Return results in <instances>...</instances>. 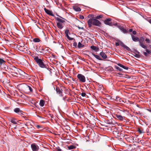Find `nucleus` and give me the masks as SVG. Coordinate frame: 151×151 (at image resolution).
Masks as SVG:
<instances>
[{"label":"nucleus","instance_id":"nucleus-34","mask_svg":"<svg viewBox=\"0 0 151 151\" xmlns=\"http://www.w3.org/2000/svg\"><path fill=\"white\" fill-rule=\"evenodd\" d=\"M128 51H131V49L129 47H127V46L125 45V46L124 47Z\"/></svg>","mask_w":151,"mask_h":151},{"label":"nucleus","instance_id":"nucleus-2","mask_svg":"<svg viewBox=\"0 0 151 151\" xmlns=\"http://www.w3.org/2000/svg\"><path fill=\"white\" fill-rule=\"evenodd\" d=\"M34 59L40 67L42 68H47V65L44 63L45 61L39 58L37 56L35 57Z\"/></svg>","mask_w":151,"mask_h":151},{"label":"nucleus","instance_id":"nucleus-15","mask_svg":"<svg viewBox=\"0 0 151 151\" xmlns=\"http://www.w3.org/2000/svg\"><path fill=\"white\" fill-rule=\"evenodd\" d=\"M56 25L57 27L60 29H62L63 27V24L59 22L57 23Z\"/></svg>","mask_w":151,"mask_h":151},{"label":"nucleus","instance_id":"nucleus-60","mask_svg":"<svg viewBox=\"0 0 151 151\" xmlns=\"http://www.w3.org/2000/svg\"><path fill=\"white\" fill-rule=\"evenodd\" d=\"M51 70H51V69H50V74H51V73H52V71H51Z\"/></svg>","mask_w":151,"mask_h":151},{"label":"nucleus","instance_id":"nucleus-47","mask_svg":"<svg viewBox=\"0 0 151 151\" xmlns=\"http://www.w3.org/2000/svg\"><path fill=\"white\" fill-rule=\"evenodd\" d=\"M86 95V94L85 93H81V96H82V97H84Z\"/></svg>","mask_w":151,"mask_h":151},{"label":"nucleus","instance_id":"nucleus-56","mask_svg":"<svg viewBox=\"0 0 151 151\" xmlns=\"http://www.w3.org/2000/svg\"><path fill=\"white\" fill-rule=\"evenodd\" d=\"M108 98H109V99H112V98H111V97L110 96H108Z\"/></svg>","mask_w":151,"mask_h":151},{"label":"nucleus","instance_id":"nucleus-22","mask_svg":"<svg viewBox=\"0 0 151 151\" xmlns=\"http://www.w3.org/2000/svg\"><path fill=\"white\" fill-rule=\"evenodd\" d=\"M113 99L115 100V101L117 102H121L122 101H123L122 100L120 99V97L117 96L115 98Z\"/></svg>","mask_w":151,"mask_h":151},{"label":"nucleus","instance_id":"nucleus-21","mask_svg":"<svg viewBox=\"0 0 151 151\" xmlns=\"http://www.w3.org/2000/svg\"><path fill=\"white\" fill-rule=\"evenodd\" d=\"M134 54H132V55L135 56V57L138 58H141L142 56V55H139L136 54L135 52H133Z\"/></svg>","mask_w":151,"mask_h":151},{"label":"nucleus","instance_id":"nucleus-59","mask_svg":"<svg viewBox=\"0 0 151 151\" xmlns=\"http://www.w3.org/2000/svg\"><path fill=\"white\" fill-rule=\"evenodd\" d=\"M149 22L151 24V19H150L149 20Z\"/></svg>","mask_w":151,"mask_h":151},{"label":"nucleus","instance_id":"nucleus-13","mask_svg":"<svg viewBox=\"0 0 151 151\" xmlns=\"http://www.w3.org/2000/svg\"><path fill=\"white\" fill-rule=\"evenodd\" d=\"M99 55L103 59H106L107 58V56L103 52H101L99 53Z\"/></svg>","mask_w":151,"mask_h":151},{"label":"nucleus","instance_id":"nucleus-64","mask_svg":"<svg viewBox=\"0 0 151 151\" xmlns=\"http://www.w3.org/2000/svg\"><path fill=\"white\" fill-rule=\"evenodd\" d=\"M150 48L151 49V45H150Z\"/></svg>","mask_w":151,"mask_h":151},{"label":"nucleus","instance_id":"nucleus-63","mask_svg":"<svg viewBox=\"0 0 151 151\" xmlns=\"http://www.w3.org/2000/svg\"><path fill=\"white\" fill-rule=\"evenodd\" d=\"M63 99L64 100H65V98H64V97H63Z\"/></svg>","mask_w":151,"mask_h":151},{"label":"nucleus","instance_id":"nucleus-6","mask_svg":"<svg viewBox=\"0 0 151 151\" xmlns=\"http://www.w3.org/2000/svg\"><path fill=\"white\" fill-rule=\"evenodd\" d=\"M111 18L107 19L104 21V23L110 26H112L113 23L111 22Z\"/></svg>","mask_w":151,"mask_h":151},{"label":"nucleus","instance_id":"nucleus-44","mask_svg":"<svg viewBox=\"0 0 151 151\" xmlns=\"http://www.w3.org/2000/svg\"><path fill=\"white\" fill-rule=\"evenodd\" d=\"M73 45L76 48L77 46V43L75 42H74L73 44Z\"/></svg>","mask_w":151,"mask_h":151},{"label":"nucleus","instance_id":"nucleus-40","mask_svg":"<svg viewBox=\"0 0 151 151\" xmlns=\"http://www.w3.org/2000/svg\"><path fill=\"white\" fill-rule=\"evenodd\" d=\"M61 150L59 147H58L56 149H55V151H61Z\"/></svg>","mask_w":151,"mask_h":151},{"label":"nucleus","instance_id":"nucleus-57","mask_svg":"<svg viewBox=\"0 0 151 151\" xmlns=\"http://www.w3.org/2000/svg\"><path fill=\"white\" fill-rule=\"evenodd\" d=\"M92 16V15H91L89 14V15L88 16V18H90V17H91V16Z\"/></svg>","mask_w":151,"mask_h":151},{"label":"nucleus","instance_id":"nucleus-29","mask_svg":"<svg viewBox=\"0 0 151 151\" xmlns=\"http://www.w3.org/2000/svg\"><path fill=\"white\" fill-rule=\"evenodd\" d=\"M106 123L108 124H111L112 123V120H106Z\"/></svg>","mask_w":151,"mask_h":151},{"label":"nucleus","instance_id":"nucleus-30","mask_svg":"<svg viewBox=\"0 0 151 151\" xmlns=\"http://www.w3.org/2000/svg\"><path fill=\"white\" fill-rule=\"evenodd\" d=\"M26 88L28 89L29 88V90L30 91V92H32V88L29 86H27L26 87Z\"/></svg>","mask_w":151,"mask_h":151},{"label":"nucleus","instance_id":"nucleus-23","mask_svg":"<svg viewBox=\"0 0 151 151\" xmlns=\"http://www.w3.org/2000/svg\"><path fill=\"white\" fill-rule=\"evenodd\" d=\"M40 106L42 107L45 105V101L43 100H41L40 102Z\"/></svg>","mask_w":151,"mask_h":151},{"label":"nucleus","instance_id":"nucleus-58","mask_svg":"<svg viewBox=\"0 0 151 151\" xmlns=\"http://www.w3.org/2000/svg\"><path fill=\"white\" fill-rule=\"evenodd\" d=\"M147 110L149 111V112H151V110L150 109H147Z\"/></svg>","mask_w":151,"mask_h":151},{"label":"nucleus","instance_id":"nucleus-24","mask_svg":"<svg viewBox=\"0 0 151 151\" xmlns=\"http://www.w3.org/2000/svg\"><path fill=\"white\" fill-rule=\"evenodd\" d=\"M5 61L3 59L0 58V66H1L2 65L5 64Z\"/></svg>","mask_w":151,"mask_h":151},{"label":"nucleus","instance_id":"nucleus-55","mask_svg":"<svg viewBox=\"0 0 151 151\" xmlns=\"http://www.w3.org/2000/svg\"><path fill=\"white\" fill-rule=\"evenodd\" d=\"M133 29H129V30L128 31V32H132V31Z\"/></svg>","mask_w":151,"mask_h":151},{"label":"nucleus","instance_id":"nucleus-32","mask_svg":"<svg viewBox=\"0 0 151 151\" xmlns=\"http://www.w3.org/2000/svg\"><path fill=\"white\" fill-rule=\"evenodd\" d=\"M115 68L116 69H117V70H118L119 71H121L122 70V68H120L119 67L117 66H115Z\"/></svg>","mask_w":151,"mask_h":151},{"label":"nucleus","instance_id":"nucleus-17","mask_svg":"<svg viewBox=\"0 0 151 151\" xmlns=\"http://www.w3.org/2000/svg\"><path fill=\"white\" fill-rule=\"evenodd\" d=\"M90 47L92 50H93L96 52L99 51V48L98 47H96L93 45H91Z\"/></svg>","mask_w":151,"mask_h":151},{"label":"nucleus","instance_id":"nucleus-1","mask_svg":"<svg viewBox=\"0 0 151 151\" xmlns=\"http://www.w3.org/2000/svg\"><path fill=\"white\" fill-rule=\"evenodd\" d=\"M88 24L89 28H91L92 25L100 27L101 25V23L96 19L91 18L88 21Z\"/></svg>","mask_w":151,"mask_h":151},{"label":"nucleus","instance_id":"nucleus-36","mask_svg":"<svg viewBox=\"0 0 151 151\" xmlns=\"http://www.w3.org/2000/svg\"><path fill=\"white\" fill-rule=\"evenodd\" d=\"M4 70H6V71H8L9 68H8V66L5 65H4Z\"/></svg>","mask_w":151,"mask_h":151},{"label":"nucleus","instance_id":"nucleus-19","mask_svg":"<svg viewBox=\"0 0 151 151\" xmlns=\"http://www.w3.org/2000/svg\"><path fill=\"white\" fill-rule=\"evenodd\" d=\"M73 8L74 10L76 12H80L81 10V8L77 6H74Z\"/></svg>","mask_w":151,"mask_h":151},{"label":"nucleus","instance_id":"nucleus-46","mask_svg":"<svg viewBox=\"0 0 151 151\" xmlns=\"http://www.w3.org/2000/svg\"><path fill=\"white\" fill-rule=\"evenodd\" d=\"M122 68H124V69H125V70H128V68L127 67H126V66H125L124 65L122 67Z\"/></svg>","mask_w":151,"mask_h":151},{"label":"nucleus","instance_id":"nucleus-42","mask_svg":"<svg viewBox=\"0 0 151 151\" xmlns=\"http://www.w3.org/2000/svg\"><path fill=\"white\" fill-rule=\"evenodd\" d=\"M145 40L147 43H150V40L149 39L146 38Z\"/></svg>","mask_w":151,"mask_h":151},{"label":"nucleus","instance_id":"nucleus-49","mask_svg":"<svg viewBox=\"0 0 151 151\" xmlns=\"http://www.w3.org/2000/svg\"><path fill=\"white\" fill-rule=\"evenodd\" d=\"M119 45V42H116L115 43V45L116 46H118Z\"/></svg>","mask_w":151,"mask_h":151},{"label":"nucleus","instance_id":"nucleus-9","mask_svg":"<svg viewBox=\"0 0 151 151\" xmlns=\"http://www.w3.org/2000/svg\"><path fill=\"white\" fill-rule=\"evenodd\" d=\"M144 40V39L143 38H140L139 41V45L145 49L147 48V47L143 43V42Z\"/></svg>","mask_w":151,"mask_h":151},{"label":"nucleus","instance_id":"nucleus-51","mask_svg":"<svg viewBox=\"0 0 151 151\" xmlns=\"http://www.w3.org/2000/svg\"><path fill=\"white\" fill-rule=\"evenodd\" d=\"M40 50H41V52H42V53L44 52V48H42L40 49Z\"/></svg>","mask_w":151,"mask_h":151},{"label":"nucleus","instance_id":"nucleus-33","mask_svg":"<svg viewBox=\"0 0 151 151\" xmlns=\"http://www.w3.org/2000/svg\"><path fill=\"white\" fill-rule=\"evenodd\" d=\"M66 36L68 39L69 40H72L74 39L73 38L70 37L68 35H66Z\"/></svg>","mask_w":151,"mask_h":151},{"label":"nucleus","instance_id":"nucleus-26","mask_svg":"<svg viewBox=\"0 0 151 151\" xmlns=\"http://www.w3.org/2000/svg\"><path fill=\"white\" fill-rule=\"evenodd\" d=\"M44 52H45V53L47 52H50V49L48 47H46L44 48Z\"/></svg>","mask_w":151,"mask_h":151},{"label":"nucleus","instance_id":"nucleus-52","mask_svg":"<svg viewBox=\"0 0 151 151\" xmlns=\"http://www.w3.org/2000/svg\"><path fill=\"white\" fill-rule=\"evenodd\" d=\"M35 126L38 129L41 127L39 125H37Z\"/></svg>","mask_w":151,"mask_h":151},{"label":"nucleus","instance_id":"nucleus-28","mask_svg":"<svg viewBox=\"0 0 151 151\" xmlns=\"http://www.w3.org/2000/svg\"><path fill=\"white\" fill-rule=\"evenodd\" d=\"M84 45L82 44L80 42L78 43V47L79 48L83 47H84Z\"/></svg>","mask_w":151,"mask_h":151},{"label":"nucleus","instance_id":"nucleus-18","mask_svg":"<svg viewBox=\"0 0 151 151\" xmlns=\"http://www.w3.org/2000/svg\"><path fill=\"white\" fill-rule=\"evenodd\" d=\"M131 37L132 39V40L134 42H136L138 41L139 42V41L140 40H139V39L138 37H135L134 35H131Z\"/></svg>","mask_w":151,"mask_h":151},{"label":"nucleus","instance_id":"nucleus-25","mask_svg":"<svg viewBox=\"0 0 151 151\" xmlns=\"http://www.w3.org/2000/svg\"><path fill=\"white\" fill-rule=\"evenodd\" d=\"M76 147L73 145H70L69 146H68V148L69 150H72L76 148Z\"/></svg>","mask_w":151,"mask_h":151},{"label":"nucleus","instance_id":"nucleus-12","mask_svg":"<svg viewBox=\"0 0 151 151\" xmlns=\"http://www.w3.org/2000/svg\"><path fill=\"white\" fill-rule=\"evenodd\" d=\"M44 10L45 12L48 15L53 17L54 16V15L53 14L52 11L46 9L45 8H44Z\"/></svg>","mask_w":151,"mask_h":151},{"label":"nucleus","instance_id":"nucleus-3","mask_svg":"<svg viewBox=\"0 0 151 151\" xmlns=\"http://www.w3.org/2000/svg\"><path fill=\"white\" fill-rule=\"evenodd\" d=\"M9 68L10 70H11L12 71H11L12 73H14L16 74H18V73H19L23 75L22 73L24 72L21 70L16 68L15 66L13 65L10 66L9 67Z\"/></svg>","mask_w":151,"mask_h":151},{"label":"nucleus","instance_id":"nucleus-50","mask_svg":"<svg viewBox=\"0 0 151 151\" xmlns=\"http://www.w3.org/2000/svg\"><path fill=\"white\" fill-rule=\"evenodd\" d=\"M134 137H133V136H132V137H130V138L131 139H132V140H134Z\"/></svg>","mask_w":151,"mask_h":151},{"label":"nucleus","instance_id":"nucleus-61","mask_svg":"<svg viewBox=\"0 0 151 151\" xmlns=\"http://www.w3.org/2000/svg\"><path fill=\"white\" fill-rule=\"evenodd\" d=\"M140 112H139L138 113H137V112H136V114H140Z\"/></svg>","mask_w":151,"mask_h":151},{"label":"nucleus","instance_id":"nucleus-4","mask_svg":"<svg viewBox=\"0 0 151 151\" xmlns=\"http://www.w3.org/2000/svg\"><path fill=\"white\" fill-rule=\"evenodd\" d=\"M77 78L81 82L84 83L86 82V78L85 76L81 74H78L77 75Z\"/></svg>","mask_w":151,"mask_h":151},{"label":"nucleus","instance_id":"nucleus-54","mask_svg":"<svg viewBox=\"0 0 151 151\" xmlns=\"http://www.w3.org/2000/svg\"><path fill=\"white\" fill-rule=\"evenodd\" d=\"M78 29H84L83 27H80L79 26H78Z\"/></svg>","mask_w":151,"mask_h":151},{"label":"nucleus","instance_id":"nucleus-41","mask_svg":"<svg viewBox=\"0 0 151 151\" xmlns=\"http://www.w3.org/2000/svg\"><path fill=\"white\" fill-rule=\"evenodd\" d=\"M134 51L135 52H136V54H137L138 55H142L140 54V53L139 51H138L137 50H134Z\"/></svg>","mask_w":151,"mask_h":151},{"label":"nucleus","instance_id":"nucleus-20","mask_svg":"<svg viewBox=\"0 0 151 151\" xmlns=\"http://www.w3.org/2000/svg\"><path fill=\"white\" fill-rule=\"evenodd\" d=\"M92 55L97 59L100 60H103V59L100 58L99 55H95L93 53H92Z\"/></svg>","mask_w":151,"mask_h":151},{"label":"nucleus","instance_id":"nucleus-35","mask_svg":"<svg viewBox=\"0 0 151 151\" xmlns=\"http://www.w3.org/2000/svg\"><path fill=\"white\" fill-rule=\"evenodd\" d=\"M119 45L123 47H124L125 46V45L124 43L120 41L119 42Z\"/></svg>","mask_w":151,"mask_h":151},{"label":"nucleus","instance_id":"nucleus-45","mask_svg":"<svg viewBox=\"0 0 151 151\" xmlns=\"http://www.w3.org/2000/svg\"><path fill=\"white\" fill-rule=\"evenodd\" d=\"M79 18H80V19H84V17L83 15H80L79 16Z\"/></svg>","mask_w":151,"mask_h":151},{"label":"nucleus","instance_id":"nucleus-7","mask_svg":"<svg viewBox=\"0 0 151 151\" xmlns=\"http://www.w3.org/2000/svg\"><path fill=\"white\" fill-rule=\"evenodd\" d=\"M31 148L33 151H38V150L39 147L37 145L34 143L31 144Z\"/></svg>","mask_w":151,"mask_h":151},{"label":"nucleus","instance_id":"nucleus-39","mask_svg":"<svg viewBox=\"0 0 151 151\" xmlns=\"http://www.w3.org/2000/svg\"><path fill=\"white\" fill-rule=\"evenodd\" d=\"M138 132L142 134L144 133V132L142 131L140 129H138Z\"/></svg>","mask_w":151,"mask_h":151},{"label":"nucleus","instance_id":"nucleus-38","mask_svg":"<svg viewBox=\"0 0 151 151\" xmlns=\"http://www.w3.org/2000/svg\"><path fill=\"white\" fill-rule=\"evenodd\" d=\"M11 122L13 124H17V122L15 121V120L14 119H12L11 120Z\"/></svg>","mask_w":151,"mask_h":151},{"label":"nucleus","instance_id":"nucleus-8","mask_svg":"<svg viewBox=\"0 0 151 151\" xmlns=\"http://www.w3.org/2000/svg\"><path fill=\"white\" fill-rule=\"evenodd\" d=\"M118 28L120 29L121 31L124 33H128V29L127 30L124 28L123 26H118Z\"/></svg>","mask_w":151,"mask_h":151},{"label":"nucleus","instance_id":"nucleus-53","mask_svg":"<svg viewBox=\"0 0 151 151\" xmlns=\"http://www.w3.org/2000/svg\"><path fill=\"white\" fill-rule=\"evenodd\" d=\"M136 31H132V34H133V35H135L136 34Z\"/></svg>","mask_w":151,"mask_h":151},{"label":"nucleus","instance_id":"nucleus-11","mask_svg":"<svg viewBox=\"0 0 151 151\" xmlns=\"http://www.w3.org/2000/svg\"><path fill=\"white\" fill-rule=\"evenodd\" d=\"M60 18L59 17H55V19L57 20L58 21V22H60L62 23H63L65 22V21L66 20L65 19L62 18V17L59 16Z\"/></svg>","mask_w":151,"mask_h":151},{"label":"nucleus","instance_id":"nucleus-5","mask_svg":"<svg viewBox=\"0 0 151 151\" xmlns=\"http://www.w3.org/2000/svg\"><path fill=\"white\" fill-rule=\"evenodd\" d=\"M57 93L60 96H63V90L61 88L57 87L55 89Z\"/></svg>","mask_w":151,"mask_h":151},{"label":"nucleus","instance_id":"nucleus-16","mask_svg":"<svg viewBox=\"0 0 151 151\" xmlns=\"http://www.w3.org/2000/svg\"><path fill=\"white\" fill-rule=\"evenodd\" d=\"M145 49L146 52H143V53L145 56H147L148 55V54H150L151 53V51L147 48Z\"/></svg>","mask_w":151,"mask_h":151},{"label":"nucleus","instance_id":"nucleus-27","mask_svg":"<svg viewBox=\"0 0 151 151\" xmlns=\"http://www.w3.org/2000/svg\"><path fill=\"white\" fill-rule=\"evenodd\" d=\"M40 41V40L38 38H35L33 40V41L35 42H38Z\"/></svg>","mask_w":151,"mask_h":151},{"label":"nucleus","instance_id":"nucleus-48","mask_svg":"<svg viewBox=\"0 0 151 151\" xmlns=\"http://www.w3.org/2000/svg\"><path fill=\"white\" fill-rule=\"evenodd\" d=\"M117 65L119 66V67H121L122 68V67L123 66V65H122V64L120 63H118Z\"/></svg>","mask_w":151,"mask_h":151},{"label":"nucleus","instance_id":"nucleus-62","mask_svg":"<svg viewBox=\"0 0 151 151\" xmlns=\"http://www.w3.org/2000/svg\"><path fill=\"white\" fill-rule=\"evenodd\" d=\"M113 132H114H114H116V133L117 132L116 131H114Z\"/></svg>","mask_w":151,"mask_h":151},{"label":"nucleus","instance_id":"nucleus-31","mask_svg":"<svg viewBox=\"0 0 151 151\" xmlns=\"http://www.w3.org/2000/svg\"><path fill=\"white\" fill-rule=\"evenodd\" d=\"M103 16L101 15H99L95 17V19H99L101 18Z\"/></svg>","mask_w":151,"mask_h":151},{"label":"nucleus","instance_id":"nucleus-10","mask_svg":"<svg viewBox=\"0 0 151 151\" xmlns=\"http://www.w3.org/2000/svg\"><path fill=\"white\" fill-rule=\"evenodd\" d=\"M14 111L18 114L20 115L23 114V112L19 108H16L14 109Z\"/></svg>","mask_w":151,"mask_h":151},{"label":"nucleus","instance_id":"nucleus-14","mask_svg":"<svg viewBox=\"0 0 151 151\" xmlns=\"http://www.w3.org/2000/svg\"><path fill=\"white\" fill-rule=\"evenodd\" d=\"M115 117L117 118L118 120L120 121H123L124 119L125 120V119L121 115H119V114H116L115 115Z\"/></svg>","mask_w":151,"mask_h":151},{"label":"nucleus","instance_id":"nucleus-43","mask_svg":"<svg viewBox=\"0 0 151 151\" xmlns=\"http://www.w3.org/2000/svg\"><path fill=\"white\" fill-rule=\"evenodd\" d=\"M121 25H119V24H117V23L113 24V26H116L118 27V26H121Z\"/></svg>","mask_w":151,"mask_h":151},{"label":"nucleus","instance_id":"nucleus-37","mask_svg":"<svg viewBox=\"0 0 151 151\" xmlns=\"http://www.w3.org/2000/svg\"><path fill=\"white\" fill-rule=\"evenodd\" d=\"M65 35H68L69 34H70V32H69V30L68 29H66L65 32Z\"/></svg>","mask_w":151,"mask_h":151}]
</instances>
